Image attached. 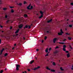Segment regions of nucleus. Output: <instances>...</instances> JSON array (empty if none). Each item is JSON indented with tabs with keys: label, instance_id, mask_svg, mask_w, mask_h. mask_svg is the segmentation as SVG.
Masks as SVG:
<instances>
[{
	"label": "nucleus",
	"instance_id": "f257e3e1",
	"mask_svg": "<svg viewBox=\"0 0 73 73\" xmlns=\"http://www.w3.org/2000/svg\"><path fill=\"white\" fill-rule=\"evenodd\" d=\"M60 32L58 33V35L59 36L62 35V34H64V32L62 31V29H60Z\"/></svg>",
	"mask_w": 73,
	"mask_h": 73
},
{
	"label": "nucleus",
	"instance_id": "f03ea898",
	"mask_svg": "<svg viewBox=\"0 0 73 73\" xmlns=\"http://www.w3.org/2000/svg\"><path fill=\"white\" fill-rule=\"evenodd\" d=\"M46 69H47V70H51V72H55V70H53V69H51L50 68H49V67L48 66H47L46 67Z\"/></svg>",
	"mask_w": 73,
	"mask_h": 73
},
{
	"label": "nucleus",
	"instance_id": "7ed1b4c3",
	"mask_svg": "<svg viewBox=\"0 0 73 73\" xmlns=\"http://www.w3.org/2000/svg\"><path fill=\"white\" fill-rule=\"evenodd\" d=\"M16 67V69H17V70H19V67L20 68V65L18 64H17Z\"/></svg>",
	"mask_w": 73,
	"mask_h": 73
},
{
	"label": "nucleus",
	"instance_id": "20e7f679",
	"mask_svg": "<svg viewBox=\"0 0 73 73\" xmlns=\"http://www.w3.org/2000/svg\"><path fill=\"white\" fill-rule=\"evenodd\" d=\"M40 13L41 14L40 17H43V13H44V12H42V11H40Z\"/></svg>",
	"mask_w": 73,
	"mask_h": 73
},
{
	"label": "nucleus",
	"instance_id": "39448f33",
	"mask_svg": "<svg viewBox=\"0 0 73 73\" xmlns=\"http://www.w3.org/2000/svg\"><path fill=\"white\" fill-rule=\"evenodd\" d=\"M23 24H21L19 26V29H21V28H23Z\"/></svg>",
	"mask_w": 73,
	"mask_h": 73
},
{
	"label": "nucleus",
	"instance_id": "423d86ee",
	"mask_svg": "<svg viewBox=\"0 0 73 73\" xmlns=\"http://www.w3.org/2000/svg\"><path fill=\"white\" fill-rule=\"evenodd\" d=\"M57 40V38H54L53 40V43H55V42H56V40Z\"/></svg>",
	"mask_w": 73,
	"mask_h": 73
},
{
	"label": "nucleus",
	"instance_id": "0eeeda50",
	"mask_svg": "<svg viewBox=\"0 0 73 73\" xmlns=\"http://www.w3.org/2000/svg\"><path fill=\"white\" fill-rule=\"evenodd\" d=\"M40 68V66H38L37 67L34 68L33 69V70H37V69H39Z\"/></svg>",
	"mask_w": 73,
	"mask_h": 73
},
{
	"label": "nucleus",
	"instance_id": "6e6552de",
	"mask_svg": "<svg viewBox=\"0 0 73 73\" xmlns=\"http://www.w3.org/2000/svg\"><path fill=\"white\" fill-rule=\"evenodd\" d=\"M19 30H20V29H18V30H17L15 32V33H19Z\"/></svg>",
	"mask_w": 73,
	"mask_h": 73
},
{
	"label": "nucleus",
	"instance_id": "1a4fd4ad",
	"mask_svg": "<svg viewBox=\"0 0 73 73\" xmlns=\"http://www.w3.org/2000/svg\"><path fill=\"white\" fill-rule=\"evenodd\" d=\"M28 28V26L27 25H26L25 27H24V29H25V28Z\"/></svg>",
	"mask_w": 73,
	"mask_h": 73
},
{
	"label": "nucleus",
	"instance_id": "9d476101",
	"mask_svg": "<svg viewBox=\"0 0 73 73\" xmlns=\"http://www.w3.org/2000/svg\"><path fill=\"white\" fill-rule=\"evenodd\" d=\"M52 21V19H51L50 20L48 21H47V23H50V22H51V21Z\"/></svg>",
	"mask_w": 73,
	"mask_h": 73
},
{
	"label": "nucleus",
	"instance_id": "9b49d317",
	"mask_svg": "<svg viewBox=\"0 0 73 73\" xmlns=\"http://www.w3.org/2000/svg\"><path fill=\"white\" fill-rule=\"evenodd\" d=\"M45 52L46 53H48V48H47L45 50Z\"/></svg>",
	"mask_w": 73,
	"mask_h": 73
},
{
	"label": "nucleus",
	"instance_id": "f8f14e48",
	"mask_svg": "<svg viewBox=\"0 0 73 73\" xmlns=\"http://www.w3.org/2000/svg\"><path fill=\"white\" fill-rule=\"evenodd\" d=\"M59 44H64L65 43V42H58Z\"/></svg>",
	"mask_w": 73,
	"mask_h": 73
},
{
	"label": "nucleus",
	"instance_id": "ddd939ff",
	"mask_svg": "<svg viewBox=\"0 0 73 73\" xmlns=\"http://www.w3.org/2000/svg\"><path fill=\"white\" fill-rule=\"evenodd\" d=\"M67 57L69 58V57H70V55L69 54V53H68L67 55Z\"/></svg>",
	"mask_w": 73,
	"mask_h": 73
},
{
	"label": "nucleus",
	"instance_id": "4468645a",
	"mask_svg": "<svg viewBox=\"0 0 73 73\" xmlns=\"http://www.w3.org/2000/svg\"><path fill=\"white\" fill-rule=\"evenodd\" d=\"M57 53H58V51L57 50H56L54 52V53L55 54Z\"/></svg>",
	"mask_w": 73,
	"mask_h": 73
},
{
	"label": "nucleus",
	"instance_id": "2eb2a0df",
	"mask_svg": "<svg viewBox=\"0 0 73 73\" xmlns=\"http://www.w3.org/2000/svg\"><path fill=\"white\" fill-rule=\"evenodd\" d=\"M34 62V60H32L30 62V63L31 64H32V63Z\"/></svg>",
	"mask_w": 73,
	"mask_h": 73
},
{
	"label": "nucleus",
	"instance_id": "dca6fc26",
	"mask_svg": "<svg viewBox=\"0 0 73 73\" xmlns=\"http://www.w3.org/2000/svg\"><path fill=\"white\" fill-rule=\"evenodd\" d=\"M63 48H66V46L65 45H64L63 46Z\"/></svg>",
	"mask_w": 73,
	"mask_h": 73
},
{
	"label": "nucleus",
	"instance_id": "f3484780",
	"mask_svg": "<svg viewBox=\"0 0 73 73\" xmlns=\"http://www.w3.org/2000/svg\"><path fill=\"white\" fill-rule=\"evenodd\" d=\"M52 65H53L54 66H56V63H55L54 62H53L52 63Z\"/></svg>",
	"mask_w": 73,
	"mask_h": 73
},
{
	"label": "nucleus",
	"instance_id": "a211bd4d",
	"mask_svg": "<svg viewBox=\"0 0 73 73\" xmlns=\"http://www.w3.org/2000/svg\"><path fill=\"white\" fill-rule=\"evenodd\" d=\"M68 39L69 40H72V38H71L70 37H68Z\"/></svg>",
	"mask_w": 73,
	"mask_h": 73
},
{
	"label": "nucleus",
	"instance_id": "6ab92c4d",
	"mask_svg": "<svg viewBox=\"0 0 73 73\" xmlns=\"http://www.w3.org/2000/svg\"><path fill=\"white\" fill-rule=\"evenodd\" d=\"M18 5H20V6H21L22 5V3H19V4H17Z\"/></svg>",
	"mask_w": 73,
	"mask_h": 73
},
{
	"label": "nucleus",
	"instance_id": "aec40b11",
	"mask_svg": "<svg viewBox=\"0 0 73 73\" xmlns=\"http://www.w3.org/2000/svg\"><path fill=\"white\" fill-rule=\"evenodd\" d=\"M63 51H66V49H65V48H63Z\"/></svg>",
	"mask_w": 73,
	"mask_h": 73
},
{
	"label": "nucleus",
	"instance_id": "412c9836",
	"mask_svg": "<svg viewBox=\"0 0 73 73\" xmlns=\"http://www.w3.org/2000/svg\"><path fill=\"white\" fill-rule=\"evenodd\" d=\"M47 38V36H45V37H44V40H46Z\"/></svg>",
	"mask_w": 73,
	"mask_h": 73
},
{
	"label": "nucleus",
	"instance_id": "4be33fe9",
	"mask_svg": "<svg viewBox=\"0 0 73 73\" xmlns=\"http://www.w3.org/2000/svg\"><path fill=\"white\" fill-rule=\"evenodd\" d=\"M24 16L25 17H28V15H27V14H25L24 15Z\"/></svg>",
	"mask_w": 73,
	"mask_h": 73
},
{
	"label": "nucleus",
	"instance_id": "5701e85b",
	"mask_svg": "<svg viewBox=\"0 0 73 73\" xmlns=\"http://www.w3.org/2000/svg\"><path fill=\"white\" fill-rule=\"evenodd\" d=\"M11 12H12V13H13V12H14V11L13 10V9H11Z\"/></svg>",
	"mask_w": 73,
	"mask_h": 73
},
{
	"label": "nucleus",
	"instance_id": "b1692460",
	"mask_svg": "<svg viewBox=\"0 0 73 73\" xmlns=\"http://www.w3.org/2000/svg\"><path fill=\"white\" fill-rule=\"evenodd\" d=\"M69 46L70 48V49H72V46L70 45H69Z\"/></svg>",
	"mask_w": 73,
	"mask_h": 73
},
{
	"label": "nucleus",
	"instance_id": "393cba45",
	"mask_svg": "<svg viewBox=\"0 0 73 73\" xmlns=\"http://www.w3.org/2000/svg\"><path fill=\"white\" fill-rule=\"evenodd\" d=\"M7 55H8V53H6V54H5V56H7Z\"/></svg>",
	"mask_w": 73,
	"mask_h": 73
},
{
	"label": "nucleus",
	"instance_id": "a878e982",
	"mask_svg": "<svg viewBox=\"0 0 73 73\" xmlns=\"http://www.w3.org/2000/svg\"><path fill=\"white\" fill-rule=\"evenodd\" d=\"M7 9L6 8H5L3 9V10L4 11H5V10H7Z\"/></svg>",
	"mask_w": 73,
	"mask_h": 73
},
{
	"label": "nucleus",
	"instance_id": "bb28decb",
	"mask_svg": "<svg viewBox=\"0 0 73 73\" xmlns=\"http://www.w3.org/2000/svg\"><path fill=\"white\" fill-rule=\"evenodd\" d=\"M5 17L6 19H7V18H8V16L7 15H5Z\"/></svg>",
	"mask_w": 73,
	"mask_h": 73
},
{
	"label": "nucleus",
	"instance_id": "cd10ccee",
	"mask_svg": "<svg viewBox=\"0 0 73 73\" xmlns=\"http://www.w3.org/2000/svg\"><path fill=\"white\" fill-rule=\"evenodd\" d=\"M33 8V6H31V8H30V9H32Z\"/></svg>",
	"mask_w": 73,
	"mask_h": 73
},
{
	"label": "nucleus",
	"instance_id": "c85d7f7f",
	"mask_svg": "<svg viewBox=\"0 0 73 73\" xmlns=\"http://www.w3.org/2000/svg\"><path fill=\"white\" fill-rule=\"evenodd\" d=\"M69 27L70 28H72V25H69Z\"/></svg>",
	"mask_w": 73,
	"mask_h": 73
},
{
	"label": "nucleus",
	"instance_id": "c756f323",
	"mask_svg": "<svg viewBox=\"0 0 73 73\" xmlns=\"http://www.w3.org/2000/svg\"><path fill=\"white\" fill-rule=\"evenodd\" d=\"M29 6H28L27 7V9H30V8H29Z\"/></svg>",
	"mask_w": 73,
	"mask_h": 73
},
{
	"label": "nucleus",
	"instance_id": "7c9ffc66",
	"mask_svg": "<svg viewBox=\"0 0 73 73\" xmlns=\"http://www.w3.org/2000/svg\"><path fill=\"white\" fill-rule=\"evenodd\" d=\"M60 69L61 70H62V71L64 70V69H62V68L61 67Z\"/></svg>",
	"mask_w": 73,
	"mask_h": 73
},
{
	"label": "nucleus",
	"instance_id": "2f4dec72",
	"mask_svg": "<svg viewBox=\"0 0 73 73\" xmlns=\"http://www.w3.org/2000/svg\"><path fill=\"white\" fill-rule=\"evenodd\" d=\"M58 48H59V47L58 46H56V47L55 48V49H58Z\"/></svg>",
	"mask_w": 73,
	"mask_h": 73
},
{
	"label": "nucleus",
	"instance_id": "473e14b6",
	"mask_svg": "<svg viewBox=\"0 0 73 73\" xmlns=\"http://www.w3.org/2000/svg\"><path fill=\"white\" fill-rule=\"evenodd\" d=\"M3 70H1V71H0V73H2L3 72Z\"/></svg>",
	"mask_w": 73,
	"mask_h": 73
},
{
	"label": "nucleus",
	"instance_id": "72a5a7b5",
	"mask_svg": "<svg viewBox=\"0 0 73 73\" xmlns=\"http://www.w3.org/2000/svg\"><path fill=\"white\" fill-rule=\"evenodd\" d=\"M49 55V54H48V53H47V54L45 55V56H48Z\"/></svg>",
	"mask_w": 73,
	"mask_h": 73
},
{
	"label": "nucleus",
	"instance_id": "f704fd0d",
	"mask_svg": "<svg viewBox=\"0 0 73 73\" xmlns=\"http://www.w3.org/2000/svg\"><path fill=\"white\" fill-rule=\"evenodd\" d=\"M24 4H27V2H26L25 1H24Z\"/></svg>",
	"mask_w": 73,
	"mask_h": 73
},
{
	"label": "nucleus",
	"instance_id": "c9c22d12",
	"mask_svg": "<svg viewBox=\"0 0 73 73\" xmlns=\"http://www.w3.org/2000/svg\"><path fill=\"white\" fill-rule=\"evenodd\" d=\"M52 50V48H50L49 49V51H50V50Z\"/></svg>",
	"mask_w": 73,
	"mask_h": 73
},
{
	"label": "nucleus",
	"instance_id": "e433bc0d",
	"mask_svg": "<svg viewBox=\"0 0 73 73\" xmlns=\"http://www.w3.org/2000/svg\"><path fill=\"white\" fill-rule=\"evenodd\" d=\"M66 39H64V40H63V41H66Z\"/></svg>",
	"mask_w": 73,
	"mask_h": 73
},
{
	"label": "nucleus",
	"instance_id": "4c0bfd02",
	"mask_svg": "<svg viewBox=\"0 0 73 73\" xmlns=\"http://www.w3.org/2000/svg\"><path fill=\"white\" fill-rule=\"evenodd\" d=\"M27 70L29 72H30V71H31V70L30 69H27Z\"/></svg>",
	"mask_w": 73,
	"mask_h": 73
},
{
	"label": "nucleus",
	"instance_id": "58836bf2",
	"mask_svg": "<svg viewBox=\"0 0 73 73\" xmlns=\"http://www.w3.org/2000/svg\"><path fill=\"white\" fill-rule=\"evenodd\" d=\"M65 51L66 52V53H68L69 52V51H68L66 50Z\"/></svg>",
	"mask_w": 73,
	"mask_h": 73
},
{
	"label": "nucleus",
	"instance_id": "ea45409f",
	"mask_svg": "<svg viewBox=\"0 0 73 73\" xmlns=\"http://www.w3.org/2000/svg\"><path fill=\"white\" fill-rule=\"evenodd\" d=\"M9 20H8L6 22L7 23H8V22H9Z\"/></svg>",
	"mask_w": 73,
	"mask_h": 73
},
{
	"label": "nucleus",
	"instance_id": "a19ab883",
	"mask_svg": "<svg viewBox=\"0 0 73 73\" xmlns=\"http://www.w3.org/2000/svg\"><path fill=\"white\" fill-rule=\"evenodd\" d=\"M71 5H73V3H71Z\"/></svg>",
	"mask_w": 73,
	"mask_h": 73
},
{
	"label": "nucleus",
	"instance_id": "79ce46f5",
	"mask_svg": "<svg viewBox=\"0 0 73 73\" xmlns=\"http://www.w3.org/2000/svg\"><path fill=\"white\" fill-rule=\"evenodd\" d=\"M0 27H1V28H3V26H1V25H0Z\"/></svg>",
	"mask_w": 73,
	"mask_h": 73
},
{
	"label": "nucleus",
	"instance_id": "37998d69",
	"mask_svg": "<svg viewBox=\"0 0 73 73\" xmlns=\"http://www.w3.org/2000/svg\"><path fill=\"white\" fill-rule=\"evenodd\" d=\"M1 3H1V1L0 0V4H1Z\"/></svg>",
	"mask_w": 73,
	"mask_h": 73
},
{
	"label": "nucleus",
	"instance_id": "c03bdc74",
	"mask_svg": "<svg viewBox=\"0 0 73 73\" xmlns=\"http://www.w3.org/2000/svg\"><path fill=\"white\" fill-rule=\"evenodd\" d=\"M29 29H30V28H31V26H29Z\"/></svg>",
	"mask_w": 73,
	"mask_h": 73
},
{
	"label": "nucleus",
	"instance_id": "a18cd8bd",
	"mask_svg": "<svg viewBox=\"0 0 73 73\" xmlns=\"http://www.w3.org/2000/svg\"><path fill=\"white\" fill-rule=\"evenodd\" d=\"M10 8L12 9V8H13V7H10Z\"/></svg>",
	"mask_w": 73,
	"mask_h": 73
},
{
	"label": "nucleus",
	"instance_id": "49530a36",
	"mask_svg": "<svg viewBox=\"0 0 73 73\" xmlns=\"http://www.w3.org/2000/svg\"><path fill=\"white\" fill-rule=\"evenodd\" d=\"M27 73V72L26 71H25V72H23V73Z\"/></svg>",
	"mask_w": 73,
	"mask_h": 73
},
{
	"label": "nucleus",
	"instance_id": "de8ad7c7",
	"mask_svg": "<svg viewBox=\"0 0 73 73\" xmlns=\"http://www.w3.org/2000/svg\"><path fill=\"white\" fill-rule=\"evenodd\" d=\"M36 51H37V52H38V49H37L36 50Z\"/></svg>",
	"mask_w": 73,
	"mask_h": 73
},
{
	"label": "nucleus",
	"instance_id": "09e8293b",
	"mask_svg": "<svg viewBox=\"0 0 73 73\" xmlns=\"http://www.w3.org/2000/svg\"><path fill=\"white\" fill-rule=\"evenodd\" d=\"M1 40L0 39V44H1Z\"/></svg>",
	"mask_w": 73,
	"mask_h": 73
},
{
	"label": "nucleus",
	"instance_id": "8fccbe9b",
	"mask_svg": "<svg viewBox=\"0 0 73 73\" xmlns=\"http://www.w3.org/2000/svg\"><path fill=\"white\" fill-rule=\"evenodd\" d=\"M5 49H4V48H3V49H2V50H3H3H5Z\"/></svg>",
	"mask_w": 73,
	"mask_h": 73
},
{
	"label": "nucleus",
	"instance_id": "3c124183",
	"mask_svg": "<svg viewBox=\"0 0 73 73\" xmlns=\"http://www.w3.org/2000/svg\"><path fill=\"white\" fill-rule=\"evenodd\" d=\"M5 49H4V48H3V49H2V50H3H3H5Z\"/></svg>",
	"mask_w": 73,
	"mask_h": 73
},
{
	"label": "nucleus",
	"instance_id": "603ef678",
	"mask_svg": "<svg viewBox=\"0 0 73 73\" xmlns=\"http://www.w3.org/2000/svg\"><path fill=\"white\" fill-rule=\"evenodd\" d=\"M46 33H49V31H46Z\"/></svg>",
	"mask_w": 73,
	"mask_h": 73
},
{
	"label": "nucleus",
	"instance_id": "864d4df0",
	"mask_svg": "<svg viewBox=\"0 0 73 73\" xmlns=\"http://www.w3.org/2000/svg\"><path fill=\"white\" fill-rule=\"evenodd\" d=\"M51 60H54V58H51Z\"/></svg>",
	"mask_w": 73,
	"mask_h": 73
},
{
	"label": "nucleus",
	"instance_id": "5fc2aeb1",
	"mask_svg": "<svg viewBox=\"0 0 73 73\" xmlns=\"http://www.w3.org/2000/svg\"><path fill=\"white\" fill-rule=\"evenodd\" d=\"M23 40H25V38L24 37H23Z\"/></svg>",
	"mask_w": 73,
	"mask_h": 73
},
{
	"label": "nucleus",
	"instance_id": "6e6d98bb",
	"mask_svg": "<svg viewBox=\"0 0 73 73\" xmlns=\"http://www.w3.org/2000/svg\"><path fill=\"white\" fill-rule=\"evenodd\" d=\"M12 29V27H10V29Z\"/></svg>",
	"mask_w": 73,
	"mask_h": 73
},
{
	"label": "nucleus",
	"instance_id": "4d7b16f0",
	"mask_svg": "<svg viewBox=\"0 0 73 73\" xmlns=\"http://www.w3.org/2000/svg\"><path fill=\"white\" fill-rule=\"evenodd\" d=\"M41 18H42V17L40 16L39 17V19H41Z\"/></svg>",
	"mask_w": 73,
	"mask_h": 73
},
{
	"label": "nucleus",
	"instance_id": "13d9d810",
	"mask_svg": "<svg viewBox=\"0 0 73 73\" xmlns=\"http://www.w3.org/2000/svg\"><path fill=\"white\" fill-rule=\"evenodd\" d=\"M44 42V40H42V42L43 43Z\"/></svg>",
	"mask_w": 73,
	"mask_h": 73
},
{
	"label": "nucleus",
	"instance_id": "bf43d9fd",
	"mask_svg": "<svg viewBox=\"0 0 73 73\" xmlns=\"http://www.w3.org/2000/svg\"><path fill=\"white\" fill-rule=\"evenodd\" d=\"M28 7H31V4H30L29 5V6H28Z\"/></svg>",
	"mask_w": 73,
	"mask_h": 73
},
{
	"label": "nucleus",
	"instance_id": "052dcab7",
	"mask_svg": "<svg viewBox=\"0 0 73 73\" xmlns=\"http://www.w3.org/2000/svg\"><path fill=\"white\" fill-rule=\"evenodd\" d=\"M18 35H19V34H16V36H18Z\"/></svg>",
	"mask_w": 73,
	"mask_h": 73
},
{
	"label": "nucleus",
	"instance_id": "680f3d73",
	"mask_svg": "<svg viewBox=\"0 0 73 73\" xmlns=\"http://www.w3.org/2000/svg\"><path fill=\"white\" fill-rule=\"evenodd\" d=\"M35 59H36V60H37V57H35Z\"/></svg>",
	"mask_w": 73,
	"mask_h": 73
},
{
	"label": "nucleus",
	"instance_id": "e2e57ef3",
	"mask_svg": "<svg viewBox=\"0 0 73 73\" xmlns=\"http://www.w3.org/2000/svg\"><path fill=\"white\" fill-rule=\"evenodd\" d=\"M2 53H3V52H1V53H0V54H2Z\"/></svg>",
	"mask_w": 73,
	"mask_h": 73
},
{
	"label": "nucleus",
	"instance_id": "0e129e2a",
	"mask_svg": "<svg viewBox=\"0 0 73 73\" xmlns=\"http://www.w3.org/2000/svg\"><path fill=\"white\" fill-rule=\"evenodd\" d=\"M66 35H68V33H66Z\"/></svg>",
	"mask_w": 73,
	"mask_h": 73
},
{
	"label": "nucleus",
	"instance_id": "69168bd1",
	"mask_svg": "<svg viewBox=\"0 0 73 73\" xmlns=\"http://www.w3.org/2000/svg\"><path fill=\"white\" fill-rule=\"evenodd\" d=\"M3 52V51L1 50V52Z\"/></svg>",
	"mask_w": 73,
	"mask_h": 73
},
{
	"label": "nucleus",
	"instance_id": "338daca9",
	"mask_svg": "<svg viewBox=\"0 0 73 73\" xmlns=\"http://www.w3.org/2000/svg\"><path fill=\"white\" fill-rule=\"evenodd\" d=\"M16 44H14V46H16Z\"/></svg>",
	"mask_w": 73,
	"mask_h": 73
},
{
	"label": "nucleus",
	"instance_id": "774afa93",
	"mask_svg": "<svg viewBox=\"0 0 73 73\" xmlns=\"http://www.w3.org/2000/svg\"><path fill=\"white\" fill-rule=\"evenodd\" d=\"M72 23H73V20L72 21H71Z\"/></svg>",
	"mask_w": 73,
	"mask_h": 73
}]
</instances>
